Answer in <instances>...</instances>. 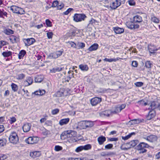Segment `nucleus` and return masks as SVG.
<instances>
[{
	"label": "nucleus",
	"mask_w": 160,
	"mask_h": 160,
	"mask_svg": "<svg viewBox=\"0 0 160 160\" xmlns=\"http://www.w3.org/2000/svg\"><path fill=\"white\" fill-rule=\"evenodd\" d=\"M65 134H66L67 137L69 138V140H71L72 142H75L77 141L76 132L72 130H68L66 132Z\"/></svg>",
	"instance_id": "nucleus-1"
},
{
	"label": "nucleus",
	"mask_w": 160,
	"mask_h": 160,
	"mask_svg": "<svg viewBox=\"0 0 160 160\" xmlns=\"http://www.w3.org/2000/svg\"><path fill=\"white\" fill-rule=\"evenodd\" d=\"M9 140L13 144H17L19 141V138L17 133L15 132H12L9 135Z\"/></svg>",
	"instance_id": "nucleus-2"
},
{
	"label": "nucleus",
	"mask_w": 160,
	"mask_h": 160,
	"mask_svg": "<svg viewBox=\"0 0 160 160\" xmlns=\"http://www.w3.org/2000/svg\"><path fill=\"white\" fill-rule=\"evenodd\" d=\"M10 10L13 13H16L22 14L25 13V11L22 8L16 6H11L10 7Z\"/></svg>",
	"instance_id": "nucleus-3"
},
{
	"label": "nucleus",
	"mask_w": 160,
	"mask_h": 160,
	"mask_svg": "<svg viewBox=\"0 0 160 160\" xmlns=\"http://www.w3.org/2000/svg\"><path fill=\"white\" fill-rule=\"evenodd\" d=\"M86 17V15L84 14L76 13L73 17L74 21L77 22L84 20Z\"/></svg>",
	"instance_id": "nucleus-4"
},
{
	"label": "nucleus",
	"mask_w": 160,
	"mask_h": 160,
	"mask_svg": "<svg viewBox=\"0 0 160 160\" xmlns=\"http://www.w3.org/2000/svg\"><path fill=\"white\" fill-rule=\"evenodd\" d=\"M143 138L150 142H154L157 141L158 138L156 135L152 134L148 136H145V137L143 136Z\"/></svg>",
	"instance_id": "nucleus-5"
},
{
	"label": "nucleus",
	"mask_w": 160,
	"mask_h": 160,
	"mask_svg": "<svg viewBox=\"0 0 160 160\" xmlns=\"http://www.w3.org/2000/svg\"><path fill=\"white\" fill-rule=\"evenodd\" d=\"M126 25L128 28L131 30L138 29L139 27V26L138 24H135L134 22L132 21L126 22Z\"/></svg>",
	"instance_id": "nucleus-6"
},
{
	"label": "nucleus",
	"mask_w": 160,
	"mask_h": 160,
	"mask_svg": "<svg viewBox=\"0 0 160 160\" xmlns=\"http://www.w3.org/2000/svg\"><path fill=\"white\" fill-rule=\"evenodd\" d=\"M39 138L37 137H30L25 140L26 142L28 144H33L38 142Z\"/></svg>",
	"instance_id": "nucleus-7"
},
{
	"label": "nucleus",
	"mask_w": 160,
	"mask_h": 160,
	"mask_svg": "<svg viewBox=\"0 0 160 160\" xmlns=\"http://www.w3.org/2000/svg\"><path fill=\"white\" fill-rule=\"evenodd\" d=\"M63 52L62 51H58L53 53H51L48 56V58L49 59L56 58L61 56Z\"/></svg>",
	"instance_id": "nucleus-8"
},
{
	"label": "nucleus",
	"mask_w": 160,
	"mask_h": 160,
	"mask_svg": "<svg viewBox=\"0 0 160 160\" xmlns=\"http://www.w3.org/2000/svg\"><path fill=\"white\" fill-rule=\"evenodd\" d=\"M35 41V39L33 38L23 39V42L26 46H28L32 44Z\"/></svg>",
	"instance_id": "nucleus-9"
},
{
	"label": "nucleus",
	"mask_w": 160,
	"mask_h": 160,
	"mask_svg": "<svg viewBox=\"0 0 160 160\" xmlns=\"http://www.w3.org/2000/svg\"><path fill=\"white\" fill-rule=\"evenodd\" d=\"M101 98L98 97H95L91 99L90 102L92 106H95L101 102Z\"/></svg>",
	"instance_id": "nucleus-10"
},
{
	"label": "nucleus",
	"mask_w": 160,
	"mask_h": 160,
	"mask_svg": "<svg viewBox=\"0 0 160 160\" xmlns=\"http://www.w3.org/2000/svg\"><path fill=\"white\" fill-rule=\"evenodd\" d=\"M121 4V2L118 0H116L111 4L110 7L113 9H115L119 7Z\"/></svg>",
	"instance_id": "nucleus-11"
},
{
	"label": "nucleus",
	"mask_w": 160,
	"mask_h": 160,
	"mask_svg": "<svg viewBox=\"0 0 160 160\" xmlns=\"http://www.w3.org/2000/svg\"><path fill=\"white\" fill-rule=\"evenodd\" d=\"M141 146L138 144L136 147V149L138 151L139 154H143L146 153L147 152L146 149L144 148L141 147Z\"/></svg>",
	"instance_id": "nucleus-12"
},
{
	"label": "nucleus",
	"mask_w": 160,
	"mask_h": 160,
	"mask_svg": "<svg viewBox=\"0 0 160 160\" xmlns=\"http://www.w3.org/2000/svg\"><path fill=\"white\" fill-rule=\"evenodd\" d=\"M113 30L117 34H120L123 33L124 32V29L123 28H119L118 27H114Z\"/></svg>",
	"instance_id": "nucleus-13"
},
{
	"label": "nucleus",
	"mask_w": 160,
	"mask_h": 160,
	"mask_svg": "<svg viewBox=\"0 0 160 160\" xmlns=\"http://www.w3.org/2000/svg\"><path fill=\"white\" fill-rule=\"evenodd\" d=\"M41 154V153L40 152L35 151L30 152V156L33 158H35L39 157Z\"/></svg>",
	"instance_id": "nucleus-14"
},
{
	"label": "nucleus",
	"mask_w": 160,
	"mask_h": 160,
	"mask_svg": "<svg viewBox=\"0 0 160 160\" xmlns=\"http://www.w3.org/2000/svg\"><path fill=\"white\" fill-rule=\"evenodd\" d=\"M31 128V124L28 123L25 124L23 126L22 129L24 132H28Z\"/></svg>",
	"instance_id": "nucleus-15"
},
{
	"label": "nucleus",
	"mask_w": 160,
	"mask_h": 160,
	"mask_svg": "<svg viewBox=\"0 0 160 160\" xmlns=\"http://www.w3.org/2000/svg\"><path fill=\"white\" fill-rule=\"evenodd\" d=\"M98 47V45L97 43H94L88 49L90 52L97 50Z\"/></svg>",
	"instance_id": "nucleus-16"
},
{
	"label": "nucleus",
	"mask_w": 160,
	"mask_h": 160,
	"mask_svg": "<svg viewBox=\"0 0 160 160\" xmlns=\"http://www.w3.org/2000/svg\"><path fill=\"white\" fill-rule=\"evenodd\" d=\"M97 140L99 144L100 145H101L103 144L104 142L106 141V138L105 137L102 136L99 137L98 138Z\"/></svg>",
	"instance_id": "nucleus-17"
},
{
	"label": "nucleus",
	"mask_w": 160,
	"mask_h": 160,
	"mask_svg": "<svg viewBox=\"0 0 160 160\" xmlns=\"http://www.w3.org/2000/svg\"><path fill=\"white\" fill-rule=\"evenodd\" d=\"M9 39L13 43H17L19 41V38L14 35H12L11 36Z\"/></svg>",
	"instance_id": "nucleus-18"
},
{
	"label": "nucleus",
	"mask_w": 160,
	"mask_h": 160,
	"mask_svg": "<svg viewBox=\"0 0 160 160\" xmlns=\"http://www.w3.org/2000/svg\"><path fill=\"white\" fill-rule=\"evenodd\" d=\"M69 118H66L61 119L59 122V124L61 126H62L66 124L69 122Z\"/></svg>",
	"instance_id": "nucleus-19"
},
{
	"label": "nucleus",
	"mask_w": 160,
	"mask_h": 160,
	"mask_svg": "<svg viewBox=\"0 0 160 160\" xmlns=\"http://www.w3.org/2000/svg\"><path fill=\"white\" fill-rule=\"evenodd\" d=\"M133 19L134 22H140L142 21V17L138 15L134 16Z\"/></svg>",
	"instance_id": "nucleus-20"
},
{
	"label": "nucleus",
	"mask_w": 160,
	"mask_h": 160,
	"mask_svg": "<svg viewBox=\"0 0 160 160\" xmlns=\"http://www.w3.org/2000/svg\"><path fill=\"white\" fill-rule=\"evenodd\" d=\"M78 125L80 127V129H85L86 127L85 121H82L78 122Z\"/></svg>",
	"instance_id": "nucleus-21"
},
{
	"label": "nucleus",
	"mask_w": 160,
	"mask_h": 160,
	"mask_svg": "<svg viewBox=\"0 0 160 160\" xmlns=\"http://www.w3.org/2000/svg\"><path fill=\"white\" fill-rule=\"evenodd\" d=\"M45 93V91L44 90H39L35 91L32 93V94H34L36 95H42Z\"/></svg>",
	"instance_id": "nucleus-22"
},
{
	"label": "nucleus",
	"mask_w": 160,
	"mask_h": 160,
	"mask_svg": "<svg viewBox=\"0 0 160 160\" xmlns=\"http://www.w3.org/2000/svg\"><path fill=\"white\" fill-rule=\"evenodd\" d=\"M63 68L61 67H55L54 68L50 70V72L52 73H55L56 72H58L62 70Z\"/></svg>",
	"instance_id": "nucleus-23"
},
{
	"label": "nucleus",
	"mask_w": 160,
	"mask_h": 160,
	"mask_svg": "<svg viewBox=\"0 0 160 160\" xmlns=\"http://www.w3.org/2000/svg\"><path fill=\"white\" fill-rule=\"evenodd\" d=\"M79 67V68L83 71H87L88 69V67L87 65L81 64Z\"/></svg>",
	"instance_id": "nucleus-24"
},
{
	"label": "nucleus",
	"mask_w": 160,
	"mask_h": 160,
	"mask_svg": "<svg viewBox=\"0 0 160 160\" xmlns=\"http://www.w3.org/2000/svg\"><path fill=\"white\" fill-rule=\"evenodd\" d=\"M155 115L154 111H152L149 112L147 116V119L148 120H150L153 118Z\"/></svg>",
	"instance_id": "nucleus-25"
},
{
	"label": "nucleus",
	"mask_w": 160,
	"mask_h": 160,
	"mask_svg": "<svg viewBox=\"0 0 160 160\" xmlns=\"http://www.w3.org/2000/svg\"><path fill=\"white\" fill-rule=\"evenodd\" d=\"M138 142L139 141L138 140H134L130 142L128 144L130 146V148L135 146Z\"/></svg>",
	"instance_id": "nucleus-26"
},
{
	"label": "nucleus",
	"mask_w": 160,
	"mask_h": 160,
	"mask_svg": "<svg viewBox=\"0 0 160 160\" xmlns=\"http://www.w3.org/2000/svg\"><path fill=\"white\" fill-rule=\"evenodd\" d=\"M3 32L7 35H10L13 34L14 31L8 28L4 30Z\"/></svg>",
	"instance_id": "nucleus-27"
},
{
	"label": "nucleus",
	"mask_w": 160,
	"mask_h": 160,
	"mask_svg": "<svg viewBox=\"0 0 160 160\" xmlns=\"http://www.w3.org/2000/svg\"><path fill=\"white\" fill-rule=\"evenodd\" d=\"M43 79V77L42 76L40 75L37 76L35 79V82H41Z\"/></svg>",
	"instance_id": "nucleus-28"
},
{
	"label": "nucleus",
	"mask_w": 160,
	"mask_h": 160,
	"mask_svg": "<svg viewBox=\"0 0 160 160\" xmlns=\"http://www.w3.org/2000/svg\"><path fill=\"white\" fill-rule=\"evenodd\" d=\"M76 46L77 47V48L78 49H82L85 47V44L83 42H78L76 43Z\"/></svg>",
	"instance_id": "nucleus-29"
},
{
	"label": "nucleus",
	"mask_w": 160,
	"mask_h": 160,
	"mask_svg": "<svg viewBox=\"0 0 160 160\" xmlns=\"http://www.w3.org/2000/svg\"><path fill=\"white\" fill-rule=\"evenodd\" d=\"M86 128L92 127L93 125V122L90 121L85 120Z\"/></svg>",
	"instance_id": "nucleus-30"
},
{
	"label": "nucleus",
	"mask_w": 160,
	"mask_h": 160,
	"mask_svg": "<svg viewBox=\"0 0 160 160\" xmlns=\"http://www.w3.org/2000/svg\"><path fill=\"white\" fill-rule=\"evenodd\" d=\"M2 55L4 57H9L12 55V52L10 51H5L2 53Z\"/></svg>",
	"instance_id": "nucleus-31"
},
{
	"label": "nucleus",
	"mask_w": 160,
	"mask_h": 160,
	"mask_svg": "<svg viewBox=\"0 0 160 160\" xmlns=\"http://www.w3.org/2000/svg\"><path fill=\"white\" fill-rule=\"evenodd\" d=\"M7 13L2 9H0V17L3 18L4 16L7 17Z\"/></svg>",
	"instance_id": "nucleus-32"
},
{
	"label": "nucleus",
	"mask_w": 160,
	"mask_h": 160,
	"mask_svg": "<svg viewBox=\"0 0 160 160\" xmlns=\"http://www.w3.org/2000/svg\"><path fill=\"white\" fill-rule=\"evenodd\" d=\"M26 54V52L24 50H22L18 54V58L19 59L22 58Z\"/></svg>",
	"instance_id": "nucleus-33"
},
{
	"label": "nucleus",
	"mask_w": 160,
	"mask_h": 160,
	"mask_svg": "<svg viewBox=\"0 0 160 160\" xmlns=\"http://www.w3.org/2000/svg\"><path fill=\"white\" fill-rule=\"evenodd\" d=\"M151 19L152 21L154 23H159V19L153 15H152L151 17Z\"/></svg>",
	"instance_id": "nucleus-34"
},
{
	"label": "nucleus",
	"mask_w": 160,
	"mask_h": 160,
	"mask_svg": "<svg viewBox=\"0 0 160 160\" xmlns=\"http://www.w3.org/2000/svg\"><path fill=\"white\" fill-rule=\"evenodd\" d=\"M12 89L14 92H16L18 89V87L16 84L12 83L11 85Z\"/></svg>",
	"instance_id": "nucleus-35"
},
{
	"label": "nucleus",
	"mask_w": 160,
	"mask_h": 160,
	"mask_svg": "<svg viewBox=\"0 0 160 160\" xmlns=\"http://www.w3.org/2000/svg\"><path fill=\"white\" fill-rule=\"evenodd\" d=\"M33 82V79L31 77H28L27 78V80L25 81V82L27 83L28 84H26V85H31Z\"/></svg>",
	"instance_id": "nucleus-36"
},
{
	"label": "nucleus",
	"mask_w": 160,
	"mask_h": 160,
	"mask_svg": "<svg viewBox=\"0 0 160 160\" xmlns=\"http://www.w3.org/2000/svg\"><path fill=\"white\" fill-rule=\"evenodd\" d=\"M157 107H158V106L157 105L156 102H152L151 103L149 109L153 110L156 108Z\"/></svg>",
	"instance_id": "nucleus-37"
},
{
	"label": "nucleus",
	"mask_w": 160,
	"mask_h": 160,
	"mask_svg": "<svg viewBox=\"0 0 160 160\" xmlns=\"http://www.w3.org/2000/svg\"><path fill=\"white\" fill-rule=\"evenodd\" d=\"M139 144L140 145L141 147L144 148H148L149 147V145L147 143L144 142H141Z\"/></svg>",
	"instance_id": "nucleus-38"
},
{
	"label": "nucleus",
	"mask_w": 160,
	"mask_h": 160,
	"mask_svg": "<svg viewBox=\"0 0 160 160\" xmlns=\"http://www.w3.org/2000/svg\"><path fill=\"white\" fill-rule=\"evenodd\" d=\"M112 113V111L110 110H106L103 112V114L107 116H109Z\"/></svg>",
	"instance_id": "nucleus-39"
},
{
	"label": "nucleus",
	"mask_w": 160,
	"mask_h": 160,
	"mask_svg": "<svg viewBox=\"0 0 160 160\" xmlns=\"http://www.w3.org/2000/svg\"><path fill=\"white\" fill-rule=\"evenodd\" d=\"M83 150H89L91 148V145L88 144L84 146H82Z\"/></svg>",
	"instance_id": "nucleus-40"
},
{
	"label": "nucleus",
	"mask_w": 160,
	"mask_h": 160,
	"mask_svg": "<svg viewBox=\"0 0 160 160\" xmlns=\"http://www.w3.org/2000/svg\"><path fill=\"white\" fill-rule=\"evenodd\" d=\"M135 133L134 132L131 133L130 134L125 137H122V139L124 140H127L130 138L132 135H135Z\"/></svg>",
	"instance_id": "nucleus-41"
},
{
	"label": "nucleus",
	"mask_w": 160,
	"mask_h": 160,
	"mask_svg": "<svg viewBox=\"0 0 160 160\" xmlns=\"http://www.w3.org/2000/svg\"><path fill=\"white\" fill-rule=\"evenodd\" d=\"M141 122V120L139 119H135L131 120V123L133 124H138Z\"/></svg>",
	"instance_id": "nucleus-42"
},
{
	"label": "nucleus",
	"mask_w": 160,
	"mask_h": 160,
	"mask_svg": "<svg viewBox=\"0 0 160 160\" xmlns=\"http://www.w3.org/2000/svg\"><path fill=\"white\" fill-rule=\"evenodd\" d=\"M96 22H97V21L94 19L92 18L90 21L88 25V27L91 25H93V24L95 23Z\"/></svg>",
	"instance_id": "nucleus-43"
},
{
	"label": "nucleus",
	"mask_w": 160,
	"mask_h": 160,
	"mask_svg": "<svg viewBox=\"0 0 160 160\" xmlns=\"http://www.w3.org/2000/svg\"><path fill=\"white\" fill-rule=\"evenodd\" d=\"M25 75L23 73H21L18 74L17 75V79L18 80H21L22 79L24 78L25 77Z\"/></svg>",
	"instance_id": "nucleus-44"
},
{
	"label": "nucleus",
	"mask_w": 160,
	"mask_h": 160,
	"mask_svg": "<svg viewBox=\"0 0 160 160\" xmlns=\"http://www.w3.org/2000/svg\"><path fill=\"white\" fill-rule=\"evenodd\" d=\"M152 65V64L150 61H147L145 62V67L147 68H150Z\"/></svg>",
	"instance_id": "nucleus-45"
},
{
	"label": "nucleus",
	"mask_w": 160,
	"mask_h": 160,
	"mask_svg": "<svg viewBox=\"0 0 160 160\" xmlns=\"http://www.w3.org/2000/svg\"><path fill=\"white\" fill-rule=\"evenodd\" d=\"M69 45H70L72 47L77 48L76 44L72 42H68Z\"/></svg>",
	"instance_id": "nucleus-46"
},
{
	"label": "nucleus",
	"mask_w": 160,
	"mask_h": 160,
	"mask_svg": "<svg viewBox=\"0 0 160 160\" xmlns=\"http://www.w3.org/2000/svg\"><path fill=\"white\" fill-rule=\"evenodd\" d=\"M47 35L48 39H51L52 38L53 33L52 32H48Z\"/></svg>",
	"instance_id": "nucleus-47"
},
{
	"label": "nucleus",
	"mask_w": 160,
	"mask_h": 160,
	"mask_svg": "<svg viewBox=\"0 0 160 160\" xmlns=\"http://www.w3.org/2000/svg\"><path fill=\"white\" fill-rule=\"evenodd\" d=\"M56 95L58 97L64 96L63 93H62V90H61L60 91L57 92Z\"/></svg>",
	"instance_id": "nucleus-48"
},
{
	"label": "nucleus",
	"mask_w": 160,
	"mask_h": 160,
	"mask_svg": "<svg viewBox=\"0 0 160 160\" xmlns=\"http://www.w3.org/2000/svg\"><path fill=\"white\" fill-rule=\"evenodd\" d=\"M134 84L137 87H141L143 85V83L142 82H137L134 83Z\"/></svg>",
	"instance_id": "nucleus-49"
},
{
	"label": "nucleus",
	"mask_w": 160,
	"mask_h": 160,
	"mask_svg": "<svg viewBox=\"0 0 160 160\" xmlns=\"http://www.w3.org/2000/svg\"><path fill=\"white\" fill-rule=\"evenodd\" d=\"M113 146V144H109L105 146V149H110L112 148Z\"/></svg>",
	"instance_id": "nucleus-50"
},
{
	"label": "nucleus",
	"mask_w": 160,
	"mask_h": 160,
	"mask_svg": "<svg viewBox=\"0 0 160 160\" xmlns=\"http://www.w3.org/2000/svg\"><path fill=\"white\" fill-rule=\"evenodd\" d=\"M62 92L63 93V96H67L68 94H70V92H69L68 90H63V89L62 90Z\"/></svg>",
	"instance_id": "nucleus-51"
},
{
	"label": "nucleus",
	"mask_w": 160,
	"mask_h": 160,
	"mask_svg": "<svg viewBox=\"0 0 160 160\" xmlns=\"http://www.w3.org/2000/svg\"><path fill=\"white\" fill-rule=\"evenodd\" d=\"M59 109L58 108H56L53 110L52 111V115H55L58 113L59 112Z\"/></svg>",
	"instance_id": "nucleus-52"
},
{
	"label": "nucleus",
	"mask_w": 160,
	"mask_h": 160,
	"mask_svg": "<svg viewBox=\"0 0 160 160\" xmlns=\"http://www.w3.org/2000/svg\"><path fill=\"white\" fill-rule=\"evenodd\" d=\"M83 150L82 146L78 147L75 150V151L76 152H79Z\"/></svg>",
	"instance_id": "nucleus-53"
},
{
	"label": "nucleus",
	"mask_w": 160,
	"mask_h": 160,
	"mask_svg": "<svg viewBox=\"0 0 160 160\" xmlns=\"http://www.w3.org/2000/svg\"><path fill=\"white\" fill-rule=\"evenodd\" d=\"M6 140L5 139H0V146H3L5 144Z\"/></svg>",
	"instance_id": "nucleus-54"
},
{
	"label": "nucleus",
	"mask_w": 160,
	"mask_h": 160,
	"mask_svg": "<svg viewBox=\"0 0 160 160\" xmlns=\"http://www.w3.org/2000/svg\"><path fill=\"white\" fill-rule=\"evenodd\" d=\"M73 128L74 129H80V127L78 125V123H75L73 126Z\"/></svg>",
	"instance_id": "nucleus-55"
},
{
	"label": "nucleus",
	"mask_w": 160,
	"mask_h": 160,
	"mask_svg": "<svg viewBox=\"0 0 160 160\" xmlns=\"http://www.w3.org/2000/svg\"><path fill=\"white\" fill-rule=\"evenodd\" d=\"M73 9L72 8H69L65 12H63V14L65 15H68L69 12H70Z\"/></svg>",
	"instance_id": "nucleus-56"
},
{
	"label": "nucleus",
	"mask_w": 160,
	"mask_h": 160,
	"mask_svg": "<svg viewBox=\"0 0 160 160\" xmlns=\"http://www.w3.org/2000/svg\"><path fill=\"white\" fill-rule=\"evenodd\" d=\"M119 107L118 108V111H121L122 109L126 107V105L125 104H123L121 106H118Z\"/></svg>",
	"instance_id": "nucleus-57"
},
{
	"label": "nucleus",
	"mask_w": 160,
	"mask_h": 160,
	"mask_svg": "<svg viewBox=\"0 0 160 160\" xmlns=\"http://www.w3.org/2000/svg\"><path fill=\"white\" fill-rule=\"evenodd\" d=\"M55 150L57 151H58L62 149V148L59 146H56L55 147Z\"/></svg>",
	"instance_id": "nucleus-58"
},
{
	"label": "nucleus",
	"mask_w": 160,
	"mask_h": 160,
	"mask_svg": "<svg viewBox=\"0 0 160 160\" xmlns=\"http://www.w3.org/2000/svg\"><path fill=\"white\" fill-rule=\"evenodd\" d=\"M10 122L11 124L15 122L16 121V118L14 117H12L10 118Z\"/></svg>",
	"instance_id": "nucleus-59"
},
{
	"label": "nucleus",
	"mask_w": 160,
	"mask_h": 160,
	"mask_svg": "<svg viewBox=\"0 0 160 160\" xmlns=\"http://www.w3.org/2000/svg\"><path fill=\"white\" fill-rule=\"evenodd\" d=\"M104 61H105L108 62H114L115 60H114V58L108 59L106 58L104 59Z\"/></svg>",
	"instance_id": "nucleus-60"
},
{
	"label": "nucleus",
	"mask_w": 160,
	"mask_h": 160,
	"mask_svg": "<svg viewBox=\"0 0 160 160\" xmlns=\"http://www.w3.org/2000/svg\"><path fill=\"white\" fill-rule=\"evenodd\" d=\"M58 2L57 1H55L53 2L52 6V7H55L58 5Z\"/></svg>",
	"instance_id": "nucleus-61"
},
{
	"label": "nucleus",
	"mask_w": 160,
	"mask_h": 160,
	"mask_svg": "<svg viewBox=\"0 0 160 160\" xmlns=\"http://www.w3.org/2000/svg\"><path fill=\"white\" fill-rule=\"evenodd\" d=\"M46 23L47 26L48 27L52 26V23L51 21L49 19H47L46 20Z\"/></svg>",
	"instance_id": "nucleus-62"
},
{
	"label": "nucleus",
	"mask_w": 160,
	"mask_h": 160,
	"mask_svg": "<svg viewBox=\"0 0 160 160\" xmlns=\"http://www.w3.org/2000/svg\"><path fill=\"white\" fill-rule=\"evenodd\" d=\"M132 65L133 67H136L138 66V63L137 61H134L132 62Z\"/></svg>",
	"instance_id": "nucleus-63"
},
{
	"label": "nucleus",
	"mask_w": 160,
	"mask_h": 160,
	"mask_svg": "<svg viewBox=\"0 0 160 160\" xmlns=\"http://www.w3.org/2000/svg\"><path fill=\"white\" fill-rule=\"evenodd\" d=\"M129 4L131 6L134 5L135 3L133 0H130L128 1Z\"/></svg>",
	"instance_id": "nucleus-64"
}]
</instances>
